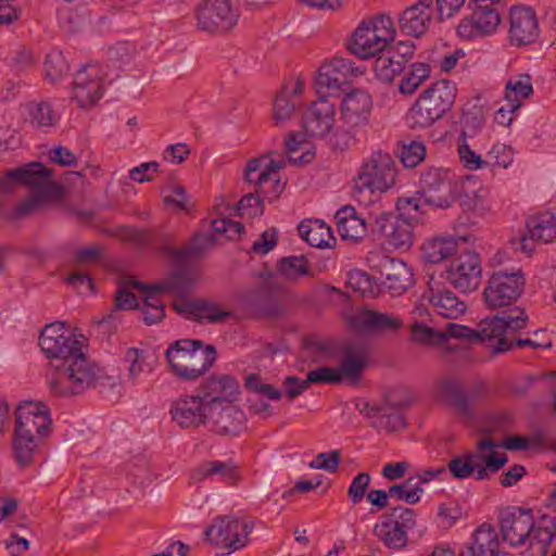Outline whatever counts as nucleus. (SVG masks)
Returning a JSON list of instances; mask_svg holds the SVG:
<instances>
[{
  "label": "nucleus",
  "instance_id": "obj_39",
  "mask_svg": "<svg viewBox=\"0 0 556 556\" xmlns=\"http://www.w3.org/2000/svg\"><path fill=\"white\" fill-rule=\"evenodd\" d=\"M469 239V235H459L457 238L445 237L429 240L422 245L424 258L432 264L443 262L456 252L458 240L467 242Z\"/></svg>",
  "mask_w": 556,
  "mask_h": 556
},
{
  "label": "nucleus",
  "instance_id": "obj_19",
  "mask_svg": "<svg viewBox=\"0 0 556 556\" xmlns=\"http://www.w3.org/2000/svg\"><path fill=\"white\" fill-rule=\"evenodd\" d=\"M471 14L465 16L457 26V34L466 40L494 33L501 23V14L494 3L469 5Z\"/></svg>",
  "mask_w": 556,
  "mask_h": 556
},
{
  "label": "nucleus",
  "instance_id": "obj_31",
  "mask_svg": "<svg viewBox=\"0 0 556 556\" xmlns=\"http://www.w3.org/2000/svg\"><path fill=\"white\" fill-rule=\"evenodd\" d=\"M245 414L239 406L224 404L218 408L207 409V424L220 435H237L245 428Z\"/></svg>",
  "mask_w": 556,
  "mask_h": 556
},
{
  "label": "nucleus",
  "instance_id": "obj_23",
  "mask_svg": "<svg viewBox=\"0 0 556 556\" xmlns=\"http://www.w3.org/2000/svg\"><path fill=\"white\" fill-rule=\"evenodd\" d=\"M354 74L353 62L341 56L333 58L324 63L315 78V88L317 93L325 98L334 96Z\"/></svg>",
  "mask_w": 556,
  "mask_h": 556
},
{
  "label": "nucleus",
  "instance_id": "obj_18",
  "mask_svg": "<svg viewBox=\"0 0 556 556\" xmlns=\"http://www.w3.org/2000/svg\"><path fill=\"white\" fill-rule=\"evenodd\" d=\"M420 194L426 205L446 210L457 200V186L446 170L431 168L420 177Z\"/></svg>",
  "mask_w": 556,
  "mask_h": 556
},
{
  "label": "nucleus",
  "instance_id": "obj_41",
  "mask_svg": "<svg viewBox=\"0 0 556 556\" xmlns=\"http://www.w3.org/2000/svg\"><path fill=\"white\" fill-rule=\"evenodd\" d=\"M194 281L195 275L191 269H179L167 279L151 285V290L159 293L168 292L172 295L182 298L192 289Z\"/></svg>",
  "mask_w": 556,
  "mask_h": 556
},
{
  "label": "nucleus",
  "instance_id": "obj_63",
  "mask_svg": "<svg viewBox=\"0 0 556 556\" xmlns=\"http://www.w3.org/2000/svg\"><path fill=\"white\" fill-rule=\"evenodd\" d=\"M230 315V311L222 309L216 304L206 301L201 302L199 319H206L208 323L216 324L226 320Z\"/></svg>",
  "mask_w": 556,
  "mask_h": 556
},
{
  "label": "nucleus",
  "instance_id": "obj_64",
  "mask_svg": "<svg viewBox=\"0 0 556 556\" xmlns=\"http://www.w3.org/2000/svg\"><path fill=\"white\" fill-rule=\"evenodd\" d=\"M67 283L77 289L80 293H92L93 281L90 275L83 269H77L71 273L66 279Z\"/></svg>",
  "mask_w": 556,
  "mask_h": 556
},
{
  "label": "nucleus",
  "instance_id": "obj_50",
  "mask_svg": "<svg viewBox=\"0 0 556 556\" xmlns=\"http://www.w3.org/2000/svg\"><path fill=\"white\" fill-rule=\"evenodd\" d=\"M213 243L212 236L197 235L186 248L174 251L173 255L180 261L194 258L202 255Z\"/></svg>",
  "mask_w": 556,
  "mask_h": 556
},
{
  "label": "nucleus",
  "instance_id": "obj_17",
  "mask_svg": "<svg viewBox=\"0 0 556 556\" xmlns=\"http://www.w3.org/2000/svg\"><path fill=\"white\" fill-rule=\"evenodd\" d=\"M285 166V159L269 160L268 156L252 159L247 164L245 180L257 187V193L268 197L271 201L283 190L278 172Z\"/></svg>",
  "mask_w": 556,
  "mask_h": 556
},
{
  "label": "nucleus",
  "instance_id": "obj_43",
  "mask_svg": "<svg viewBox=\"0 0 556 556\" xmlns=\"http://www.w3.org/2000/svg\"><path fill=\"white\" fill-rule=\"evenodd\" d=\"M131 288L143 292L144 296L151 291V285H143L132 277H125L119 282L115 294V306L119 309H131L138 307V301L131 292Z\"/></svg>",
  "mask_w": 556,
  "mask_h": 556
},
{
  "label": "nucleus",
  "instance_id": "obj_34",
  "mask_svg": "<svg viewBox=\"0 0 556 556\" xmlns=\"http://www.w3.org/2000/svg\"><path fill=\"white\" fill-rule=\"evenodd\" d=\"M215 476L219 477L222 481H225L229 484H237L240 480L239 467L231 460L203 462L193 469L190 475V480L193 483H199Z\"/></svg>",
  "mask_w": 556,
  "mask_h": 556
},
{
  "label": "nucleus",
  "instance_id": "obj_29",
  "mask_svg": "<svg viewBox=\"0 0 556 556\" xmlns=\"http://www.w3.org/2000/svg\"><path fill=\"white\" fill-rule=\"evenodd\" d=\"M200 396L206 408H218L224 404H232L240 394L238 381L229 376L211 377L200 388Z\"/></svg>",
  "mask_w": 556,
  "mask_h": 556
},
{
  "label": "nucleus",
  "instance_id": "obj_61",
  "mask_svg": "<svg viewBox=\"0 0 556 556\" xmlns=\"http://www.w3.org/2000/svg\"><path fill=\"white\" fill-rule=\"evenodd\" d=\"M489 157L493 166L507 168L514 160V151L504 143H496L490 150Z\"/></svg>",
  "mask_w": 556,
  "mask_h": 556
},
{
  "label": "nucleus",
  "instance_id": "obj_8",
  "mask_svg": "<svg viewBox=\"0 0 556 556\" xmlns=\"http://www.w3.org/2000/svg\"><path fill=\"white\" fill-rule=\"evenodd\" d=\"M166 358L173 372L184 380H195L203 376L216 359L213 345L200 340L184 339L175 341L166 351Z\"/></svg>",
  "mask_w": 556,
  "mask_h": 556
},
{
  "label": "nucleus",
  "instance_id": "obj_45",
  "mask_svg": "<svg viewBox=\"0 0 556 556\" xmlns=\"http://www.w3.org/2000/svg\"><path fill=\"white\" fill-rule=\"evenodd\" d=\"M527 227L532 240L548 243L556 238V220L551 214L530 218Z\"/></svg>",
  "mask_w": 556,
  "mask_h": 556
},
{
  "label": "nucleus",
  "instance_id": "obj_44",
  "mask_svg": "<svg viewBox=\"0 0 556 556\" xmlns=\"http://www.w3.org/2000/svg\"><path fill=\"white\" fill-rule=\"evenodd\" d=\"M532 84L529 75H519L510 78L505 88V99L510 103V110H518L523 99L532 93Z\"/></svg>",
  "mask_w": 556,
  "mask_h": 556
},
{
  "label": "nucleus",
  "instance_id": "obj_28",
  "mask_svg": "<svg viewBox=\"0 0 556 556\" xmlns=\"http://www.w3.org/2000/svg\"><path fill=\"white\" fill-rule=\"evenodd\" d=\"M422 301H426L432 312L442 318L457 319L467 311L464 300L451 290L440 288L439 282L432 278L429 281L428 290L422 294Z\"/></svg>",
  "mask_w": 556,
  "mask_h": 556
},
{
  "label": "nucleus",
  "instance_id": "obj_27",
  "mask_svg": "<svg viewBox=\"0 0 556 556\" xmlns=\"http://www.w3.org/2000/svg\"><path fill=\"white\" fill-rule=\"evenodd\" d=\"M336 105L320 96L303 115L305 135L314 138H324L329 135L336 124Z\"/></svg>",
  "mask_w": 556,
  "mask_h": 556
},
{
  "label": "nucleus",
  "instance_id": "obj_62",
  "mask_svg": "<svg viewBox=\"0 0 556 556\" xmlns=\"http://www.w3.org/2000/svg\"><path fill=\"white\" fill-rule=\"evenodd\" d=\"M369 483L370 476L367 472H361L352 480L348 495L353 504H358L364 498Z\"/></svg>",
  "mask_w": 556,
  "mask_h": 556
},
{
  "label": "nucleus",
  "instance_id": "obj_58",
  "mask_svg": "<svg viewBox=\"0 0 556 556\" xmlns=\"http://www.w3.org/2000/svg\"><path fill=\"white\" fill-rule=\"evenodd\" d=\"M341 382V375L336 367H319L308 371L304 386L312 383H338Z\"/></svg>",
  "mask_w": 556,
  "mask_h": 556
},
{
  "label": "nucleus",
  "instance_id": "obj_6",
  "mask_svg": "<svg viewBox=\"0 0 556 556\" xmlns=\"http://www.w3.org/2000/svg\"><path fill=\"white\" fill-rule=\"evenodd\" d=\"M371 110L372 100L365 90L354 89L343 97L340 105L341 124L332 138L337 149H350L366 138Z\"/></svg>",
  "mask_w": 556,
  "mask_h": 556
},
{
  "label": "nucleus",
  "instance_id": "obj_7",
  "mask_svg": "<svg viewBox=\"0 0 556 556\" xmlns=\"http://www.w3.org/2000/svg\"><path fill=\"white\" fill-rule=\"evenodd\" d=\"M456 87L442 79L433 83L408 110L405 121L412 129H424L441 119L454 104Z\"/></svg>",
  "mask_w": 556,
  "mask_h": 556
},
{
  "label": "nucleus",
  "instance_id": "obj_36",
  "mask_svg": "<svg viewBox=\"0 0 556 556\" xmlns=\"http://www.w3.org/2000/svg\"><path fill=\"white\" fill-rule=\"evenodd\" d=\"M337 228L344 240L358 241L367 233V222L357 215L353 206H343L337 214Z\"/></svg>",
  "mask_w": 556,
  "mask_h": 556
},
{
  "label": "nucleus",
  "instance_id": "obj_4",
  "mask_svg": "<svg viewBox=\"0 0 556 556\" xmlns=\"http://www.w3.org/2000/svg\"><path fill=\"white\" fill-rule=\"evenodd\" d=\"M103 377L102 369L83 349L52 367L46 375L50 392L56 396H73L94 388Z\"/></svg>",
  "mask_w": 556,
  "mask_h": 556
},
{
  "label": "nucleus",
  "instance_id": "obj_25",
  "mask_svg": "<svg viewBox=\"0 0 556 556\" xmlns=\"http://www.w3.org/2000/svg\"><path fill=\"white\" fill-rule=\"evenodd\" d=\"M447 280L462 292L477 289L481 282L479 255L473 251L460 254L447 269Z\"/></svg>",
  "mask_w": 556,
  "mask_h": 556
},
{
  "label": "nucleus",
  "instance_id": "obj_35",
  "mask_svg": "<svg viewBox=\"0 0 556 556\" xmlns=\"http://www.w3.org/2000/svg\"><path fill=\"white\" fill-rule=\"evenodd\" d=\"M368 358L367 348L362 343L346 344L342 352V359L339 367L336 369L343 378L350 381H356L361 377L364 368L366 367Z\"/></svg>",
  "mask_w": 556,
  "mask_h": 556
},
{
  "label": "nucleus",
  "instance_id": "obj_42",
  "mask_svg": "<svg viewBox=\"0 0 556 556\" xmlns=\"http://www.w3.org/2000/svg\"><path fill=\"white\" fill-rule=\"evenodd\" d=\"M24 118L35 128L53 127L59 116L47 101H31L23 106Z\"/></svg>",
  "mask_w": 556,
  "mask_h": 556
},
{
  "label": "nucleus",
  "instance_id": "obj_53",
  "mask_svg": "<svg viewBox=\"0 0 556 556\" xmlns=\"http://www.w3.org/2000/svg\"><path fill=\"white\" fill-rule=\"evenodd\" d=\"M125 359L126 362L129 363L128 378L132 384L138 383L139 376L144 371L146 368L152 370V367L149 366L147 362V355L143 350H139L137 348H129L126 351Z\"/></svg>",
  "mask_w": 556,
  "mask_h": 556
},
{
  "label": "nucleus",
  "instance_id": "obj_11",
  "mask_svg": "<svg viewBox=\"0 0 556 556\" xmlns=\"http://www.w3.org/2000/svg\"><path fill=\"white\" fill-rule=\"evenodd\" d=\"M395 28L389 16L378 15L364 20L354 30L348 49L359 59H369L383 52L394 40Z\"/></svg>",
  "mask_w": 556,
  "mask_h": 556
},
{
  "label": "nucleus",
  "instance_id": "obj_40",
  "mask_svg": "<svg viewBox=\"0 0 556 556\" xmlns=\"http://www.w3.org/2000/svg\"><path fill=\"white\" fill-rule=\"evenodd\" d=\"M299 235L309 245L315 248H330L336 238L330 227L323 220L307 219L299 225Z\"/></svg>",
  "mask_w": 556,
  "mask_h": 556
},
{
  "label": "nucleus",
  "instance_id": "obj_33",
  "mask_svg": "<svg viewBox=\"0 0 556 556\" xmlns=\"http://www.w3.org/2000/svg\"><path fill=\"white\" fill-rule=\"evenodd\" d=\"M351 324L363 332H391L401 328L403 321L393 314L363 309L352 316Z\"/></svg>",
  "mask_w": 556,
  "mask_h": 556
},
{
  "label": "nucleus",
  "instance_id": "obj_49",
  "mask_svg": "<svg viewBox=\"0 0 556 556\" xmlns=\"http://www.w3.org/2000/svg\"><path fill=\"white\" fill-rule=\"evenodd\" d=\"M488 191L485 189H478L472 191H465L463 195L457 197L459 205L465 212H476L484 214L490 210L486 202Z\"/></svg>",
  "mask_w": 556,
  "mask_h": 556
},
{
  "label": "nucleus",
  "instance_id": "obj_46",
  "mask_svg": "<svg viewBox=\"0 0 556 556\" xmlns=\"http://www.w3.org/2000/svg\"><path fill=\"white\" fill-rule=\"evenodd\" d=\"M404 68L403 61L395 59L391 52L379 55L374 65L376 77L384 83H391Z\"/></svg>",
  "mask_w": 556,
  "mask_h": 556
},
{
  "label": "nucleus",
  "instance_id": "obj_56",
  "mask_svg": "<svg viewBox=\"0 0 556 556\" xmlns=\"http://www.w3.org/2000/svg\"><path fill=\"white\" fill-rule=\"evenodd\" d=\"M135 54V47L126 41L117 42L108 50L109 62L121 68L123 65L128 64Z\"/></svg>",
  "mask_w": 556,
  "mask_h": 556
},
{
  "label": "nucleus",
  "instance_id": "obj_52",
  "mask_svg": "<svg viewBox=\"0 0 556 556\" xmlns=\"http://www.w3.org/2000/svg\"><path fill=\"white\" fill-rule=\"evenodd\" d=\"M484 123V115L480 106L473 105L464 111L462 117V132L459 138H472L478 134Z\"/></svg>",
  "mask_w": 556,
  "mask_h": 556
},
{
  "label": "nucleus",
  "instance_id": "obj_20",
  "mask_svg": "<svg viewBox=\"0 0 556 556\" xmlns=\"http://www.w3.org/2000/svg\"><path fill=\"white\" fill-rule=\"evenodd\" d=\"M39 345L47 357L59 358L60 362L83 349L81 341L68 333L63 323L47 325L40 333Z\"/></svg>",
  "mask_w": 556,
  "mask_h": 556
},
{
  "label": "nucleus",
  "instance_id": "obj_47",
  "mask_svg": "<svg viewBox=\"0 0 556 556\" xmlns=\"http://www.w3.org/2000/svg\"><path fill=\"white\" fill-rule=\"evenodd\" d=\"M430 67L426 63H414L408 72L405 73L399 85V90L403 94H412L417 88L429 78Z\"/></svg>",
  "mask_w": 556,
  "mask_h": 556
},
{
  "label": "nucleus",
  "instance_id": "obj_51",
  "mask_svg": "<svg viewBox=\"0 0 556 556\" xmlns=\"http://www.w3.org/2000/svg\"><path fill=\"white\" fill-rule=\"evenodd\" d=\"M159 292L151 290L144 296L143 306L141 308L143 320L148 325H153L161 321L165 316V305L157 298Z\"/></svg>",
  "mask_w": 556,
  "mask_h": 556
},
{
  "label": "nucleus",
  "instance_id": "obj_48",
  "mask_svg": "<svg viewBox=\"0 0 556 556\" xmlns=\"http://www.w3.org/2000/svg\"><path fill=\"white\" fill-rule=\"evenodd\" d=\"M279 274L289 280H296L301 276H308L309 267L304 256L283 257L278 266Z\"/></svg>",
  "mask_w": 556,
  "mask_h": 556
},
{
  "label": "nucleus",
  "instance_id": "obj_15",
  "mask_svg": "<svg viewBox=\"0 0 556 556\" xmlns=\"http://www.w3.org/2000/svg\"><path fill=\"white\" fill-rule=\"evenodd\" d=\"M253 529V521H243L233 516H219L205 530V535L212 544L227 549L230 554L249 544Z\"/></svg>",
  "mask_w": 556,
  "mask_h": 556
},
{
  "label": "nucleus",
  "instance_id": "obj_55",
  "mask_svg": "<svg viewBox=\"0 0 556 556\" xmlns=\"http://www.w3.org/2000/svg\"><path fill=\"white\" fill-rule=\"evenodd\" d=\"M426 156V147L421 141H410L408 144H403L400 157L405 167L414 168Z\"/></svg>",
  "mask_w": 556,
  "mask_h": 556
},
{
  "label": "nucleus",
  "instance_id": "obj_26",
  "mask_svg": "<svg viewBox=\"0 0 556 556\" xmlns=\"http://www.w3.org/2000/svg\"><path fill=\"white\" fill-rule=\"evenodd\" d=\"M540 35L539 21L530 7H513L509 11L508 39L511 45L522 47L533 43Z\"/></svg>",
  "mask_w": 556,
  "mask_h": 556
},
{
  "label": "nucleus",
  "instance_id": "obj_10",
  "mask_svg": "<svg viewBox=\"0 0 556 556\" xmlns=\"http://www.w3.org/2000/svg\"><path fill=\"white\" fill-rule=\"evenodd\" d=\"M485 393L486 386L483 381H477L466 389L464 382L454 377L441 378L434 389L435 399L466 422L473 420L476 405Z\"/></svg>",
  "mask_w": 556,
  "mask_h": 556
},
{
  "label": "nucleus",
  "instance_id": "obj_9",
  "mask_svg": "<svg viewBox=\"0 0 556 556\" xmlns=\"http://www.w3.org/2000/svg\"><path fill=\"white\" fill-rule=\"evenodd\" d=\"M498 445L491 439H482L476 443V450L453 457L447 468L457 479H466L475 475L477 480H488L491 473L497 472L506 463L507 456L494 451Z\"/></svg>",
  "mask_w": 556,
  "mask_h": 556
},
{
  "label": "nucleus",
  "instance_id": "obj_21",
  "mask_svg": "<svg viewBox=\"0 0 556 556\" xmlns=\"http://www.w3.org/2000/svg\"><path fill=\"white\" fill-rule=\"evenodd\" d=\"M371 270L379 275L381 283L392 294H402L413 285V273L407 265L387 255H376L371 258Z\"/></svg>",
  "mask_w": 556,
  "mask_h": 556
},
{
  "label": "nucleus",
  "instance_id": "obj_30",
  "mask_svg": "<svg viewBox=\"0 0 556 556\" xmlns=\"http://www.w3.org/2000/svg\"><path fill=\"white\" fill-rule=\"evenodd\" d=\"M173 420L181 428H198L207 424V408L198 395H185L176 400L170 407Z\"/></svg>",
  "mask_w": 556,
  "mask_h": 556
},
{
  "label": "nucleus",
  "instance_id": "obj_2",
  "mask_svg": "<svg viewBox=\"0 0 556 556\" xmlns=\"http://www.w3.org/2000/svg\"><path fill=\"white\" fill-rule=\"evenodd\" d=\"M16 427L13 448L16 462L25 467L34 462L40 444L49 435L51 429L50 410L39 402L21 403L16 410Z\"/></svg>",
  "mask_w": 556,
  "mask_h": 556
},
{
  "label": "nucleus",
  "instance_id": "obj_22",
  "mask_svg": "<svg viewBox=\"0 0 556 556\" xmlns=\"http://www.w3.org/2000/svg\"><path fill=\"white\" fill-rule=\"evenodd\" d=\"M106 73L98 63L83 66L73 81V99L80 108L94 104L103 94V79Z\"/></svg>",
  "mask_w": 556,
  "mask_h": 556
},
{
  "label": "nucleus",
  "instance_id": "obj_54",
  "mask_svg": "<svg viewBox=\"0 0 556 556\" xmlns=\"http://www.w3.org/2000/svg\"><path fill=\"white\" fill-rule=\"evenodd\" d=\"M46 76L51 80L55 81L65 75L68 71V64L60 51L51 52L45 60Z\"/></svg>",
  "mask_w": 556,
  "mask_h": 556
},
{
  "label": "nucleus",
  "instance_id": "obj_3",
  "mask_svg": "<svg viewBox=\"0 0 556 556\" xmlns=\"http://www.w3.org/2000/svg\"><path fill=\"white\" fill-rule=\"evenodd\" d=\"M54 170L41 163L33 162L7 172V180L21 182L33 188L31 194L21 201L11 212L12 219L31 216L46 207L50 200L62 194L60 185L54 179Z\"/></svg>",
  "mask_w": 556,
  "mask_h": 556
},
{
  "label": "nucleus",
  "instance_id": "obj_5",
  "mask_svg": "<svg viewBox=\"0 0 556 556\" xmlns=\"http://www.w3.org/2000/svg\"><path fill=\"white\" fill-rule=\"evenodd\" d=\"M534 525L530 511L505 509L501 513L500 527L503 540L511 546L528 543L531 556H544L554 539V525Z\"/></svg>",
  "mask_w": 556,
  "mask_h": 556
},
{
  "label": "nucleus",
  "instance_id": "obj_32",
  "mask_svg": "<svg viewBox=\"0 0 556 556\" xmlns=\"http://www.w3.org/2000/svg\"><path fill=\"white\" fill-rule=\"evenodd\" d=\"M433 0H419L407 8L400 16V29L407 36L416 38L427 33L432 23Z\"/></svg>",
  "mask_w": 556,
  "mask_h": 556
},
{
  "label": "nucleus",
  "instance_id": "obj_12",
  "mask_svg": "<svg viewBox=\"0 0 556 556\" xmlns=\"http://www.w3.org/2000/svg\"><path fill=\"white\" fill-rule=\"evenodd\" d=\"M396 178V169L391 155L382 152L372 153L362 165L355 178L354 195L364 191L382 193L390 189Z\"/></svg>",
  "mask_w": 556,
  "mask_h": 556
},
{
  "label": "nucleus",
  "instance_id": "obj_14",
  "mask_svg": "<svg viewBox=\"0 0 556 556\" xmlns=\"http://www.w3.org/2000/svg\"><path fill=\"white\" fill-rule=\"evenodd\" d=\"M416 526V515L412 508L402 505L392 507L381 516L374 527V534L389 548L401 549L407 545V532Z\"/></svg>",
  "mask_w": 556,
  "mask_h": 556
},
{
  "label": "nucleus",
  "instance_id": "obj_57",
  "mask_svg": "<svg viewBox=\"0 0 556 556\" xmlns=\"http://www.w3.org/2000/svg\"><path fill=\"white\" fill-rule=\"evenodd\" d=\"M468 138H459L457 152L459 155L460 163L470 170L481 168L485 163L479 154H477L469 146Z\"/></svg>",
  "mask_w": 556,
  "mask_h": 556
},
{
  "label": "nucleus",
  "instance_id": "obj_13",
  "mask_svg": "<svg viewBox=\"0 0 556 556\" xmlns=\"http://www.w3.org/2000/svg\"><path fill=\"white\" fill-rule=\"evenodd\" d=\"M239 18L240 11L232 0H200L195 10L197 28L211 35L231 33Z\"/></svg>",
  "mask_w": 556,
  "mask_h": 556
},
{
  "label": "nucleus",
  "instance_id": "obj_1",
  "mask_svg": "<svg viewBox=\"0 0 556 556\" xmlns=\"http://www.w3.org/2000/svg\"><path fill=\"white\" fill-rule=\"evenodd\" d=\"M528 316L525 311L515 307L503 312L493 318H485L480 323V330H473L466 326L448 323L441 331V340L448 338L463 339L468 342H488L496 353L508 351L507 340L509 336L525 328Z\"/></svg>",
  "mask_w": 556,
  "mask_h": 556
},
{
  "label": "nucleus",
  "instance_id": "obj_24",
  "mask_svg": "<svg viewBox=\"0 0 556 556\" xmlns=\"http://www.w3.org/2000/svg\"><path fill=\"white\" fill-rule=\"evenodd\" d=\"M371 232L379 239H383L389 245L401 249L412 245V226L397 215L381 212L375 217Z\"/></svg>",
  "mask_w": 556,
  "mask_h": 556
},
{
  "label": "nucleus",
  "instance_id": "obj_37",
  "mask_svg": "<svg viewBox=\"0 0 556 556\" xmlns=\"http://www.w3.org/2000/svg\"><path fill=\"white\" fill-rule=\"evenodd\" d=\"M466 556H501L498 535L493 527L483 523L473 533Z\"/></svg>",
  "mask_w": 556,
  "mask_h": 556
},
{
  "label": "nucleus",
  "instance_id": "obj_59",
  "mask_svg": "<svg viewBox=\"0 0 556 556\" xmlns=\"http://www.w3.org/2000/svg\"><path fill=\"white\" fill-rule=\"evenodd\" d=\"M261 193H248L238 203L237 210L240 216L255 217L263 214Z\"/></svg>",
  "mask_w": 556,
  "mask_h": 556
},
{
  "label": "nucleus",
  "instance_id": "obj_38",
  "mask_svg": "<svg viewBox=\"0 0 556 556\" xmlns=\"http://www.w3.org/2000/svg\"><path fill=\"white\" fill-rule=\"evenodd\" d=\"M303 84L298 80L289 88L285 86L274 102V121L277 126L290 119L300 104Z\"/></svg>",
  "mask_w": 556,
  "mask_h": 556
},
{
  "label": "nucleus",
  "instance_id": "obj_16",
  "mask_svg": "<svg viewBox=\"0 0 556 556\" xmlns=\"http://www.w3.org/2000/svg\"><path fill=\"white\" fill-rule=\"evenodd\" d=\"M525 285L526 277L521 269L494 273L483 292L486 306L500 308L513 304L523 292Z\"/></svg>",
  "mask_w": 556,
  "mask_h": 556
},
{
  "label": "nucleus",
  "instance_id": "obj_60",
  "mask_svg": "<svg viewBox=\"0 0 556 556\" xmlns=\"http://www.w3.org/2000/svg\"><path fill=\"white\" fill-rule=\"evenodd\" d=\"M341 460V453L333 450L328 453H319L311 463L309 467L313 469H323L328 472H336Z\"/></svg>",
  "mask_w": 556,
  "mask_h": 556
}]
</instances>
